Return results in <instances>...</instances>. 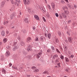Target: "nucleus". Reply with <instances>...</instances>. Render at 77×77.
Instances as JSON below:
<instances>
[{
	"label": "nucleus",
	"instance_id": "1",
	"mask_svg": "<svg viewBox=\"0 0 77 77\" xmlns=\"http://www.w3.org/2000/svg\"><path fill=\"white\" fill-rule=\"evenodd\" d=\"M23 2L25 5H26V4H27V5H29V4L30 3L29 0H23Z\"/></svg>",
	"mask_w": 77,
	"mask_h": 77
},
{
	"label": "nucleus",
	"instance_id": "2",
	"mask_svg": "<svg viewBox=\"0 0 77 77\" xmlns=\"http://www.w3.org/2000/svg\"><path fill=\"white\" fill-rule=\"evenodd\" d=\"M41 54H42V53L41 52H39L36 55V56L37 58H38L39 59L40 57H41Z\"/></svg>",
	"mask_w": 77,
	"mask_h": 77
},
{
	"label": "nucleus",
	"instance_id": "3",
	"mask_svg": "<svg viewBox=\"0 0 77 77\" xmlns=\"http://www.w3.org/2000/svg\"><path fill=\"white\" fill-rule=\"evenodd\" d=\"M32 41V38H31V37H28L26 39V42H30V41Z\"/></svg>",
	"mask_w": 77,
	"mask_h": 77
},
{
	"label": "nucleus",
	"instance_id": "4",
	"mask_svg": "<svg viewBox=\"0 0 77 77\" xmlns=\"http://www.w3.org/2000/svg\"><path fill=\"white\" fill-rule=\"evenodd\" d=\"M72 38L71 37H69L68 38V40L69 42H70V43H71V42H72Z\"/></svg>",
	"mask_w": 77,
	"mask_h": 77
},
{
	"label": "nucleus",
	"instance_id": "5",
	"mask_svg": "<svg viewBox=\"0 0 77 77\" xmlns=\"http://www.w3.org/2000/svg\"><path fill=\"white\" fill-rule=\"evenodd\" d=\"M10 54L11 53H10V52L9 51H7L5 53L6 56H10Z\"/></svg>",
	"mask_w": 77,
	"mask_h": 77
},
{
	"label": "nucleus",
	"instance_id": "6",
	"mask_svg": "<svg viewBox=\"0 0 77 77\" xmlns=\"http://www.w3.org/2000/svg\"><path fill=\"white\" fill-rule=\"evenodd\" d=\"M62 15L64 17V18H67V16L66 14H65L64 13H62Z\"/></svg>",
	"mask_w": 77,
	"mask_h": 77
},
{
	"label": "nucleus",
	"instance_id": "7",
	"mask_svg": "<svg viewBox=\"0 0 77 77\" xmlns=\"http://www.w3.org/2000/svg\"><path fill=\"white\" fill-rule=\"evenodd\" d=\"M57 57H58V56L57 54H55L53 56V59H56V58H57Z\"/></svg>",
	"mask_w": 77,
	"mask_h": 77
},
{
	"label": "nucleus",
	"instance_id": "8",
	"mask_svg": "<svg viewBox=\"0 0 77 77\" xmlns=\"http://www.w3.org/2000/svg\"><path fill=\"white\" fill-rule=\"evenodd\" d=\"M34 18L35 20H39V17H38V16L37 15H34Z\"/></svg>",
	"mask_w": 77,
	"mask_h": 77
},
{
	"label": "nucleus",
	"instance_id": "9",
	"mask_svg": "<svg viewBox=\"0 0 77 77\" xmlns=\"http://www.w3.org/2000/svg\"><path fill=\"white\" fill-rule=\"evenodd\" d=\"M24 22L25 23H28L29 21H28V19H27V18H25L24 19Z\"/></svg>",
	"mask_w": 77,
	"mask_h": 77
},
{
	"label": "nucleus",
	"instance_id": "10",
	"mask_svg": "<svg viewBox=\"0 0 77 77\" xmlns=\"http://www.w3.org/2000/svg\"><path fill=\"white\" fill-rule=\"evenodd\" d=\"M1 35L2 36H5V31H3L1 33Z\"/></svg>",
	"mask_w": 77,
	"mask_h": 77
},
{
	"label": "nucleus",
	"instance_id": "11",
	"mask_svg": "<svg viewBox=\"0 0 77 77\" xmlns=\"http://www.w3.org/2000/svg\"><path fill=\"white\" fill-rule=\"evenodd\" d=\"M2 71L3 74H5L6 73V70H5L4 69H3L2 70Z\"/></svg>",
	"mask_w": 77,
	"mask_h": 77
},
{
	"label": "nucleus",
	"instance_id": "12",
	"mask_svg": "<svg viewBox=\"0 0 77 77\" xmlns=\"http://www.w3.org/2000/svg\"><path fill=\"white\" fill-rule=\"evenodd\" d=\"M5 5V2H1V6L2 7H3Z\"/></svg>",
	"mask_w": 77,
	"mask_h": 77
},
{
	"label": "nucleus",
	"instance_id": "13",
	"mask_svg": "<svg viewBox=\"0 0 77 77\" xmlns=\"http://www.w3.org/2000/svg\"><path fill=\"white\" fill-rule=\"evenodd\" d=\"M27 50L28 51H31V50H32V49H31L30 46H29L28 47V48H27Z\"/></svg>",
	"mask_w": 77,
	"mask_h": 77
},
{
	"label": "nucleus",
	"instance_id": "14",
	"mask_svg": "<svg viewBox=\"0 0 77 77\" xmlns=\"http://www.w3.org/2000/svg\"><path fill=\"white\" fill-rule=\"evenodd\" d=\"M7 41H8V40L7 39V38H4L3 40V42L4 43H6V42H7Z\"/></svg>",
	"mask_w": 77,
	"mask_h": 77
},
{
	"label": "nucleus",
	"instance_id": "15",
	"mask_svg": "<svg viewBox=\"0 0 77 77\" xmlns=\"http://www.w3.org/2000/svg\"><path fill=\"white\" fill-rule=\"evenodd\" d=\"M17 41L16 40H14L13 41V45H16L17 44Z\"/></svg>",
	"mask_w": 77,
	"mask_h": 77
},
{
	"label": "nucleus",
	"instance_id": "16",
	"mask_svg": "<svg viewBox=\"0 0 77 77\" xmlns=\"http://www.w3.org/2000/svg\"><path fill=\"white\" fill-rule=\"evenodd\" d=\"M63 9L64 11H66L67 10H68V7L66 6L63 7Z\"/></svg>",
	"mask_w": 77,
	"mask_h": 77
},
{
	"label": "nucleus",
	"instance_id": "17",
	"mask_svg": "<svg viewBox=\"0 0 77 77\" xmlns=\"http://www.w3.org/2000/svg\"><path fill=\"white\" fill-rule=\"evenodd\" d=\"M20 44H21V46H24V45H25L24 42H22L20 43Z\"/></svg>",
	"mask_w": 77,
	"mask_h": 77
},
{
	"label": "nucleus",
	"instance_id": "18",
	"mask_svg": "<svg viewBox=\"0 0 77 77\" xmlns=\"http://www.w3.org/2000/svg\"><path fill=\"white\" fill-rule=\"evenodd\" d=\"M65 59L66 62H69V59H68V58L66 57L65 58Z\"/></svg>",
	"mask_w": 77,
	"mask_h": 77
},
{
	"label": "nucleus",
	"instance_id": "19",
	"mask_svg": "<svg viewBox=\"0 0 77 77\" xmlns=\"http://www.w3.org/2000/svg\"><path fill=\"white\" fill-rule=\"evenodd\" d=\"M14 17H15V14H12L10 16V17L11 20L13 18H14Z\"/></svg>",
	"mask_w": 77,
	"mask_h": 77
},
{
	"label": "nucleus",
	"instance_id": "20",
	"mask_svg": "<svg viewBox=\"0 0 77 77\" xmlns=\"http://www.w3.org/2000/svg\"><path fill=\"white\" fill-rule=\"evenodd\" d=\"M47 36L48 38H49V39H50V37H51V34L49 33L48 34Z\"/></svg>",
	"mask_w": 77,
	"mask_h": 77
},
{
	"label": "nucleus",
	"instance_id": "21",
	"mask_svg": "<svg viewBox=\"0 0 77 77\" xmlns=\"http://www.w3.org/2000/svg\"><path fill=\"white\" fill-rule=\"evenodd\" d=\"M65 14H66V15H68L69 14V11H64Z\"/></svg>",
	"mask_w": 77,
	"mask_h": 77
},
{
	"label": "nucleus",
	"instance_id": "22",
	"mask_svg": "<svg viewBox=\"0 0 77 77\" xmlns=\"http://www.w3.org/2000/svg\"><path fill=\"white\" fill-rule=\"evenodd\" d=\"M46 16L48 18H50V14H49V13H48L46 14Z\"/></svg>",
	"mask_w": 77,
	"mask_h": 77
},
{
	"label": "nucleus",
	"instance_id": "23",
	"mask_svg": "<svg viewBox=\"0 0 77 77\" xmlns=\"http://www.w3.org/2000/svg\"><path fill=\"white\" fill-rule=\"evenodd\" d=\"M43 73V74H48L49 72L47 71H45Z\"/></svg>",
	"mask_w": 77,
	"mask_h": 77
},
{
	"label": "nucleus",
	"instance_id": "24",
	"mask_svg": "<svg viewBox=\"0 0 77 77\" xmlns=\"http://www.w3.org/2000/svg\"><path fill=\"white\" fill-rule=\"evenodd\" d=\"M35 41H39V39H38V37H36L35 38Z\"/></svg>",
	"mask_w": 77,
	"mask_h": 77
},
{
	"label": "nucleus",
	"instance_id": "25",
	"mask_svg": "<svg viewBox=\"0 0 77 77\" xmlns=\"http://www.w3.org/2000/svg\"><path fill=\"white\" fill-rule=\"evenodd\" d=\"M67 47L66 46H64V49L66 51L67 50Z\"/></svg>",
	"mask_w": 77,
	"mask_h": 77
},
{
	"label": "nucleus",
	"instance_id": "26",
	"mask_svg": "<svg viewBox=\"0 0 77 77\" xmlns=\"http://www.w3.org/2000/svg\"><path fill=\"white\" fill-rule=\"evenodd\" d=\"M43 38H44L43 36H41L40 38V40L41 41H42Z\"/></svg>",
	"mask_w": 77,
	"mask_h": 77
},
{
	"label": "nucleus",
	"instance_id": "27",
	"mask_svg": "<svg viewBox=\"0 0 77 77\" xmlns=\"http://www.w3.org/2000/svg\"><path fill=\"white\" fill-rule=\"evenodd\" d=\"M60 57L61 59L62 60H63V59H64V57H63V56L62 55H61L60 56Z\"/></svg>",
	"mask_w": 77,
	"mask_h": 77
},
{
	"label": "nucleus",
	"instance_id": "28",
	"mask_svg": "<svg viewBox=\"0 0 77 77\" xmlns=\"http://www.w3.org/2000/svg\"><path fill=\"white\" fill-rule=\"evenodd\" d=\"M51 6H52V8H54V6H55V5H54V3H52Z\"/></svg>",
	"mask_w": 77,
	"mask_h": 77
},
{
	"label": "nucleus",
	"instance_id": "29",
	"mask_svg": "<svg viewBox=\"0 0 77 77\" xmlns=\"http://www.w3.org/2000/svg\"><path fill=\"white\" fill-rule=\"evenodd\" d=\"M16 2H17V3H18L19 4H20V3L21 2L20 1H18L17 0H15Z\"/></svg>",
	"mask_w": 77,
	"mask_h": 77
},
{
	"label": "nucleus",
	"instance_id": "30",
	"mask_svg": "<svg viewBox=\"0 0 77 77\" xmlns=\"http://www.w3.org/2000/svg\"><path fill=\"white\" fill-rule=\"evenodd\" d=\"M58 35H59V36H60L61 35H62V34H61V32H58Z\"/></svg>",
	"mask_w": 77,
	"mask_h": 77
},
{
	"label": "nucleus",
	"instance_id": "31",
	"mask_svg": "<svg viewBox=\"0 0 77 77\" xmlns=\"http://www.w3.org/2000/svg\"><path fill=\"white\" fill-rule=\"evenodd\" d=\"M12 68L13 69H17V67H14V66H12Z\"/></svg>",
	"mask_w": 77,
	"mask_h": 77
},
{
	"label": "nucleus",
	"instance_id": "32",
	"mask_svg": "<svg viewBox=\"0 0 77 77\" xmlns=\"http://www.w3.org/2000/svg\"><path fill=\"white\" fill-rule=\"evenodd\" d=\"M6 48L8 49H11V46H7L6 47Z\"/></svg>",
	"mask_w": 77,
	"mask_h": 77
},
{
	"label": "nucleus",
	"instance_id": "33",
	"mask_svg": "<svg viewBox=\"0 0 77 77\" xmlns=\"http://www.w3.org/2000/svg\"><path fill=\"white\" fill-rule=\"evenodd\" d=\"M55 42L57 43L59 42V40L57 39L56 38L55 39Z\"/></svg>",
	"mask_w": 77,
	"mask_h": 77
},
{
	"label": "nucleus",
	"instance_id": "34",
	"mask_svg": "<svg viewBox=\"0 0 77 77\" xmlns=\"http://www.w3.org/2000/svg\"><path fill=\"white\" fill-rule=\"evenodd\" d=\"M38 71H39V70L38 69H36L34 71V72H38Z\"/></svg>",
	"mask_w": 77,
	"mask_h": 77
},
{
	"label": "nucleus",
	"instance_id": "35",
	"mask_svg": "<svg viewBox=\"0 0 77 77\" xmlns=\"http://www.w3.org/2000/svg\"><path fill=\"white\" fill-rule=\"evenodd\" d=\"M55 15L57 17H59V14L57 13L55 14Z\"/></svg>",
	"mask_w": 77,
	"mask_h": 77
},
{
	"label": "nucleus",
	"instance_id": "36",
	"mask_svg": "<svg viewBox=\"0 0 77 77\" xmlns=\"http://www.w3.org/2000/svg\"><path fill=\"white\" fill-rule=\"evenodd\" d=\"M43 20L45 22H46V20H45V18L44 17H43Z\"/></svg>",
	"mask_w": 77,
	"mask_h": 77
},
{
	"label": "nucleus",
	"instance_id": "37",
	"mask_svg": "<svg viewBox=\"0 0 77 77\" xmlns=\"http://www.w3.org/2000/svg\"><path fill=\"white\" fill-rule=\"evenodd\" d=\"M35 68H36V67H35V66H34L32 67V69H35Z\"/></svg>",
	"mask_w": 77,
	"mask_h": 77
},
{
	"label": "nucleus",
	"instance_id": "38",
	"mask_svg": "<svg viewBox=\"0 0 77 77\" xmlns=\"http://www.w3.org/2000/svg\"><path fill=\"white\" fill-rule=\"evenodd\" d=\"M56 51L58 53H60V51H59V50H58L57 49H56Z\"/></svg>",
	"mask_w": 77,
	"mask_h": 77
},
{
	"label": "nucleus",
	"instance_id": "39",
	"mask_svg": "<svg viewBox=\"0 0 77 77\" xmlns=\"http://www.w3.org/2000/svg\"><path fill=\"white\" fill-rule=\"evenodd\" d=\"M8 21H7L6 22H5L4 23V24H8Z\"/></svg>",
	"mask_w": 77,
	"mask_h": 77
},
{
	"label": "nucleus",
	"instance_id": "40",
	"mask_svg": "<svg viewBox=\"0 0 77 77\" xmlns=\"http://www.w3.org/2000/svg\"><path fill=\"white\" fill-rule=\"evenodd\" d=\"M68 23L69 24L70 23H71V20H69L68 21Z\"/></svg>",
	"mask_w": 77,
	"mask_h": 77
},
{
	"label": "nucleus",
	"instance_id": "41",
	"mask_svg": "<svg viewBox=\"0 0 77 77\" xmlns=\"http://www.w3.org/2000/svg\"><path fill=\"white\" fill-rule=\"evenodd\" d=\"M51 49L52 50H54V47L53 46L51 47Z\"/></svg>",
	"mask_w": 77,
	"mask_h": 77
},
{
	"label": "nucleus",
	"instance_id": "42",
	"mask_svg": "<svg viewBox=\"0 0 77 77\" xmlns=\"http://www.w3.org/2000/svg\"><path fill=\"white\" fill-rule=\"evenodd\" d=\"M11 3L12 4H14V2L13 0L11 1Z\"/></svg>",
	"mask_w": 77,
	"mask_h": 77
},
{
	"label": "nucleus",
	"instance_id": "43",
	"mask_svg": "<svg viewBox=\"0 0 77 77\" xmlns=\"http://www.w3.org/2000/svg\"><path fill=\"white\" fill-rule=\"evenodd\" d=\"M18 39L19 41H20V40H21V37H19L18 38Z\"/></svg>",
	"mask_w": 77,
	"mask_h": 77
},
{
	"label": "nucleus",
	"instance_id": "44",
	"mask_svg": "<svg viewBox=\"0 0 77 77\" xmlns=\"http://www.w3.org/2000/svg\"><path fill=\"white\" fill-rule=\"evenodd\" d=\"M60 63H59L57 64V65L59 67H60Z\"/></svg>",
	"mask_w": 77,
	"mask_h": 77
},
{
	"label": "nucleus",
	"instance_id": "45",
	"mask_svg": "<svg viewBox=\"0 0 77 77\" xmlns=\"http://www.w3.org/2000/svg\"><path fill=\"white\" fill-rule=\"evenodd\" d=\"M14 48H15L16 50V49H17V46H15L14 47Z\"/></svg>",
	"mask_w": 77,
	"mask_h": 77
},
{
	"label": "nucleus",
	"instance_id": "46",
	"mask_svg": "<svg viewBox=\"0 0 77 77\" xmlns=\"http://www.w3.org/2000/svg\"><path fill=\"white\" fill-rule=\"evenodd\" d=\"M70 57H74V55H72L70 56Z\"/></svg>",
	"mask_w": 77,
	"mask_h": 77
},
{
	"label": "nucleus",
	"instance_id": "47",
	"mask_svg": "<svg viewBox=\"0 0 77 77\" xmlns=\"http://www.w3.org/2000/svg\"><path fill=\"white\" fill-rule=\"evenodd\" d=\"M61 2L62 3H65V2H64V1H63V0L61 1Z\"/></svg>",
	"mask_w": 77,
	"mask_h": 77
},
{
	"label": "nucleus",
	"instance_id": "48",
	"mask_svg": "<svg viewBox=\"0 0 77 77\" xmlns=\"http://www.w3.org/2000/svg\"><path fill=\"white\" fill-rule=\"evenodd\" d=\"M65 0V2H66V3H69V2H68V0Z\"/></svg>",
	"mask_w": 77,
	"mask_h": 77
},
{
	"label": "nucleus",
	"instance_id": "49",
	"mask_svg": "<svg viewBox=\"0 0 77 77\" xmlns=\"http://www.w3.org/2000/svg\"><path fill=\"white\" fill-rule=\"evenodd\" d=\"M48 7L49 9H50V6L49 5H48Z\"/></svg>",
	"mask_w": 77,
	"mask_h": 77
},
{
	"label": "nucleus",
	"instance_id": "50",
	"mask_svg": "<svg viewBox=\"0 0 77 77\" xmlns=\"http://www.w3.org/2000/svg\"><path fill=\"white\" fill-rule=\"evenodd\" d=\"M12 63H10L9 64V66L11 67V66L12 65Z\"/></svg>",
	"mask_w": 77,
	"mask_h": 77
},
{
	"label": "nucleus",
	"instance_id": "51",
	"mask_svg": "<svg viewBox=\"0 0 77 77\" xmlns=\"http://www.w3.org/2000/svg\"><path fill=\"white\" fill-rule=\"evenodd\" d=\"M32 29H33V30H35V29H36V28L35 26H33Z\"/></svg>",
	"mask_w": 77,
	"mask_h": 77
},
{
	"label": "nucleus",
	"instance_id": "52",
	"mask_svg": "<svg viewBox=\"0 0 77 77\" xmlns=\"http://www.w3.org/2000/svg\"><path fill=\"white\" fill-rule=\"evenodd\" d=\"M55 62H59V60H58V59L56 60Z\"/></svg>",
	"mask_w": 77,
	"mask_h": 77
},
{
	"label": "nucleus",
	"instance_id": "53",
	"mask_svg": "<svg viewBox=\"0 0 77 77\" xmlns=\"http://www.w3.org/2000/svg\"><path fill=\"white\" fill-rule=\"evenodd\" d=\"M28 11L29 13L31 12V10H30V9H29L28 10Z\"/></svg>",
	"mask_w": 77,
	"mask_h": 77
},
{
	"label": "nucleus",
	"instance_id": "54",
	"mask_svg": "<svg viewBox=\"0 0 77 77\" xmlns=\"http://www.w3.org/2000/svg\"><path fill=\"white\" fill-rule=\"evenodd\" d=\"M67 34L68 35H69V36H70V34H69V32H67Z\"/></svg>",
	"mask_w": 77,
	"mask_h": 77
},
{
	"label": "nucleus",
	"instance_id": "55",
	"mask_svg": "<svg viewBox=\"0 0 77 77\" xmlns=\"http://www.w3.org/2000/svg\"><path fill=\"white\" fill-rule=\"evenodd\" d=\"M67 34L68 35H69V36H70V34H69V32H67Z\"/></svg>",
	"mask_w": 77,
	"mask_h": 77
},
{
	"label": "nucleus",
	"instance_id": "56",
	"mask_svg": "<svg viewBox=\"0 0 77 77\" xmlns=\"http://www.w3.org/2000/svg\"><path fill=\"white\" fill-rule=\"evenodd\" d=\"M23 53L24 54H26V52L25 51L23 52Z\"/></svg>",
	"mask_w": 77,
	"mask_h": 77
},
{
	"label": "nucleus",
	"instance_id": "57",
	"mask_svg": "<svg viewBox=\"0 0 77 77\" xmlns=\"http://www.w3.org/2000/svg\"><path fill=\"white\" fill-rule=\"evenodd\" d=\"M16 49L14 48H13V51H15Z\"/></svg>",
	"mask_w": 77,
	"mask_h": 77
},
{
	"label": "nucleus",
	"instance_id": "58",
	"mask_svg": "<svg viewBox=\"0 0 77 77\" xmlns=\"http://www.w3.org/2000/svg\"><path fill=\"white\" fill-rule=\"evenodd\" d=\"M60 18H62V15L60 14Z\"/></svg>",
	"mask_w": 77,
	"mask_h": 77
},
{
	"label": "nucleus",
	"instance_id": "59",
	"mask_svg": "<svg viewBox=\"0 0 77 77\" xmlns=\"http://www.w3.org/2000/svg\"><path fill=\"white\" fill-rule=\"evenodd\" d=\"M6 33H7V34H8V33H9V31H6Z\"/></svg>",
	"mask_w": 77,
	"mask_h": 77
},
{
	"label": "nucleus",
	"instance_id": "60",
	"mask_svg": "<svg viewBox=\"0 0 77 77\" xmlns=\"http://www.w3.org/2000/svg\"><path fill=\"white\" fill-rule=\"evenodd\" d=\"M68 7H70L71 6V5H70L68 4Z\"/></svg>",
	"mask_w": 77,
	"mask_h": 77
},
{
	"label": "nucleus",
	"instance_id": "61",
	"mask_svg": "<svg viewBox=\"0 0 77 77\" xmlns=\"http://www.w3.org/2000/svg\"><path fill=\"white\" fill-rule=\"evenodd\" d=\"M20 17H21V16H20V15H18L17 16V17H18V18H20Z\"/></svg>",
	"mask_w": 77,
	"mask_h": 77
},
{
	"label": "nucleus",
	"instance_id": "62",
	"mask_svg": "<svg viewBox=\"0 0 77 77\" xmlns=\"http://www.w3.org/2000/svg\"><path fill=\"white\" fill-rule=\"evenodd\" d=\"M74 8H77V6H76V5H74Z\"/></svg>",
	"mask_w": 77,
	"mask_h": 77
},
{
	"label": "nucleus",
	"instance_id": "63",
	"mask_svg": "<svg viewBox=\"0 0 77 77\" xmlns=\"http://www.w3.org/2000/svg\"><path fill=\"white\" fill-rule=\"evenodd\" d=\"M65 71L66 72H68V69H66Z\"/></svg>",
	"mask_w": 77,
	"mask_h": 77
},
{
	"label": "nucleus",
	"instance_id": "64",
	"mask_svg": "<svg viewBox=\"0 0 77 77\" xmlns=\"http://www.w3.org/2000/svg\"><path fill=\"white\" fill-rule=\"evenodd\" d=\"M47 52H50V51L49 50H47Z\"/></svg>",
	"mask_w": 77,
	"mask_h": 77
}]
</instances>
